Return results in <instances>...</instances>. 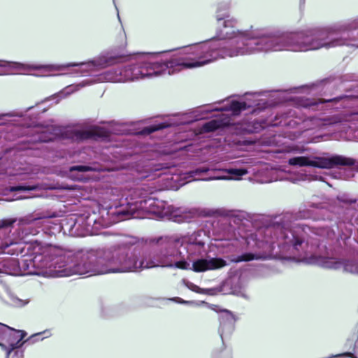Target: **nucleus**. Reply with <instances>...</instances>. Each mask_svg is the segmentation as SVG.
Listing matches in <instances>:
<instances>
[{
  "label": "nucleus",
  "mask_w": 358,
  "mask_h": 358,
  "mask_svg": "<svg viewBox=\"0 0 358 358\" xmlns=\"http://www.w3.org/2000/svg\"><path fill=\"white\" fill-rule=\"evenodd\" d=\"M229 3L218 4L217 27L215 36L185 46L180 56L173 58L178 72L200 67L220 58L233 57L255 52H265L267 30L239 31L236 20L228 13Z\"/></svg>",
  "instance_id": "obj_1"
},
{
  "label": "nucleus",
  "mask_w": 358,
  "mask_h": 358,
  "mask_svg": "<svg viewBox=\"0 0 358 358\" xmlns=\"http://www.w3.org/2000/svg\"><path fill=\"white\" fill-rule=\"evenodd\" d=\"M160 52H138L134 56L131 55H120L108 57H101L96 59L87 62H69L64 64H26L17 62L9 63L20 64V66H7L0 68H8L23 70H62L69 67H77L74 73L80 76H91L92 73L107 66L129 61V64L121 67L111 69L101 75V79L106 82L124 83L152 76H159L167 73L172 75L178 70L173 58L159 60L157 57Z\"/></svg>",
  "instance_id": "obj_2"
},
{
  "label": "nucleus",
  "mask_w": 358,
  "mask_h": 358,
  "mask_svg": "<svg viewBox=\"0 0 358 358\" xmlns=\"http://www.w3.org/2000/svg\"><path fill=\"white\" fill-rule=\"evenodd\" d=\"M73 91H68V88L64 89L59 93L55 94L35 106L27 108L24 111H13L10 113H0V125L6 124V117H18L19 120H13V126L10 129V133L14 138L26 137L22 142L28 143H48L56 139L68 140L72 143H81L87 140L110 141V136L122 134L124 131L122 126L113 122H110L108 128L101 127H92L89 128L78 129L74 127H57L52 124L43 125L37 122V116L40 113L47 111L48 108L41 109L37 115L28 117L25 113L39 105L50 99H57L55 103L71 94Z\"/></svg>",
  "instance_id": "obj_3"
},
{
  "label": "nucleus",
  "mask_w": 358,
  "mask_h": 358,
  "mask_svg": "<svg viewBox=\"0 0 358 358\" xmlns=\"http://www.w3.org/2000/svg\"><path fill=\"white\" fill-rule=\"evenodd\" d=\"M265 52H307L339 46L358 48V18L297 31H268Z\"/></svg>",
  "instance_id": "obj_4"
},
{
  "label": "nucleus",
  "mask_w": 358,
  "mask_h": 358,
  "mask_svg": "<svg viewBox=\"0 0 358 358\" xmlns=\"http://www.w3.org/2000/svg\"><path fill=\"white\" fill-rule=\"evenodd\" d=\"M157 243L156 248L142 252L138 246L126 242L113 246V273L156 267L190 268L189 263L185 260V254L182 251L180 238L160 237Z\"/></svg>",
  "instance_id": "obj_5"
},
{
  "label": "nucleus",
  "mask_w": 358,
  "mask_h": 358,
  "mask_svg": "<svg viewBox=\"0 0 358 358\" xmlns=\"http://www.w3.org/2000/svg\"><path fill=\"white\" fill-rule=\"evenodd\" d=\"M310 231L304 224H299L292 229L291 215L286 213L259 229L257 234H251L245 241L248 245L251 241H255V246L270 257L288 259L310 252V246L315 244L309 235Z\"/></svg>",
  "instance_id": "obj_6"
},
{
  "label": "nucleus",
  "mask_w": 358,
  "mask_h": 358,
  "mask_svg": "<svg viewBox=\"0 0 358 358\" xmlns=\"http://www.w3.org/2000/svg\"><path fill=\"white\" fill-rule=\"evenodd\" d=\"M49 254L52 277L113 273V247L90 250L53 247L49 248Z\"/></svg>",
  "instance_id": "obj_7"
},
{
  "label": "nucleus",
  "mask_w": 358,
  "mask_h": 358,
  "mask_svg": "<svg viewBox=\"0 0 358 358\" xmlns=\"http://www.w3.org/2000/svg\"><path fill=\"white\" fill-rule=\"evenodd\" d=\"M254 105H256L255 101L252 103H248L246 101L232 100L228 106L220 108H214L211 106H201L197 108L196 110L193 113L194 115L192 118H190L191 117L187 114L176 115L171 117H169L165 121L155 122L144 127L141 129V134L143 135H149L157 131L162 130L166 128L184 124H189L196 121L207 118L205 115L214 111H231L232 115L236 116L238 115L242 111L252 107Z\"/></svg>",
  "instance_id": "obj_8"
},
{
  "label": "nucleus",
  "mask_w": 358,
  "mask_h": 358,
  "mask_svg": "<svg viewBox=\"0 0 358 358\" xmlns=\"http://www.w3.org/2000/svg\"><path fill=\"white\" fill-rule=\"evenodd\" d=\"M163 206L162 201L150 194L134 201H124L115 208L110 207L107 215L111 216L113 224L131 218H141L144 213L157 215L162 217Z\"/></svg>",
  "instance_id": "obj_9"
},
{
  "label": "nucleus",
  "mask_w": 358,
  "mask_h": 358,
  "mask_svg": "<svg viewBox=\"0 0 358 358\" xmlns=\"http://www.w3.org/2000/svg\"><path fill=\"white\" fill-rule=\"evenodd\" d=\"M182 241V251L185 254V260L189 264L192 262L190 268L194 272H204L208 270L220 269L228 265L227 262L222 257H201L195 260L191 259V257L196 255H201L203 250L205 243L201 240L189 241L185 243L183 238Z\"/></svg>",
  "instance_id": "obj_10"
},
{
  "label": "nucleus",
  "mask_w": 358,
  "mask_h": 358,
  "mask_svg": "<svg viewBox=\"0 0 358 358\" xmlns=\"http://www.w3.org/2000/svg\"><path fill=\"white\" fill-rule=\"evenodd\" d=\"M287 164L296 167H314L329 169L339 166H354L358 171V160L339 155H328L317 157L314 155H301L290 157Z\"/></svg>",
  "instance_id": "obj_11"
},
{
  "label": "nucleus",
  "mask_w": 358,
  "mask_h": 358,
  "mask_svg": "<svg viewBox=\"0 0 358 358\" xmlns=\"http://www.w3.org/2000/svg\"><path fill=\"white\" fill-rule=\"evenodd\" d=\"M95 216L94 213L93 215L80 217L78 220L70 218L62 224V229L64 234L68 233L71 236H85L96 234L100 229L108 227L113 224L111 220H98Z\"/></svg>",
  "instance_id": "obj_12"
},
{
  "label": "nucleus",
  "mask_w": 358,
  "mask_h": 358,
  "mask_svg": "<svg viewBox=\"0 0 358 358\" xmlns=\"http://www.w3.org/2000/svg\"><path fill=\"white\" fill-rule=\"evenodd\" d=\"M49 248L42 253H36L33 257L24 258L23 266L25 274L52 277V271L50 264Z\"/></svg>",
  "instance_id": "obj_13"
},
{
  "label": "nucleus",
  "mask_w": 358,
  "mask_h": 358,
  "mask_svg": "<svg viewBox=\"0 0 358 358\" xmlns=\"http://www.w3.org/2000/svg\"><path fill=\"white\" fill-rule=\"evenodd\" d=\"M349 99L350 96L345 94H341L329 99L298 97L296 99V105L299 108L316 111L322 110L324 104H331L332 106H334L341 101H345Z\"/></svg>",
  "instance_id": "obj_14"
},
{
  "label": "nucleus",
  "mask_w": 358,
  "mask_h": 358,
  "mask_svg": "<svg viewBox=\"0 0 358 358\" xmlns=\"http://www.w3.org/2000/svg\"><path fill=\"white\" fill-rule=\"evenodd\" d=\"M219 314L220 327L218 333L224 345V338L231 336L235 329L237 317L234 313L227 309H220Z\"/></svg>",
  "instance_id": "obj_15"
},
{
  "label": "nucleus",
  "mask_w": 358,
  "mask_h": 358,
  "mask_svg": "<svg viewBox=\"0 0 358 358\" xmlns=\"http://www.w3.org/2000/svg\"><path fill=\"white\" fill-rule=\"evenodd\" d=\"M24 258L19 259L8 257L0 262V278L1 274L10 275H27L23 266Z\"/></svg>",
  "instance_id": "obj_16"
},
{
  "label": "nucleus",
  "mask_w": 358,
  "mask_h": 358,
  "mask_svg": "<svg viewBox=\"0 0 358 358\" xmlns=\"http://www.w3.org/2000/svg\"><path fill=\"white\" fill-rule=\"evenodd\" d=\"M224 172V171L223 169L214 168L213 165L203 164L191 170L189 172V174L190 177H195L203 173H210V176L208 177L197 179L203 181L229 179L227 176L222 174Z\"/></svg>",
  "instance_id": "obj_17"
},
{
  "label": "nucleus",
  "mask_w": 358,
  "mask_h": 358,
  "mask_svg": "<svg viewBox=\"0 0 358 358\" xmlns=\"http://www.w3.org/2000/svg\"><path fill=\"white\" fill-rule=\"evenodd\" d=\"M7 334L15 338H18L21 341H23V339L27 334L24 330H17L0 322V336H4Z\"/></svg>",
  "instance_id": "obj_18"
},
{
  "label": "nucleus",
  "mask_w": 358,
  "mask_h": 358,
  "mask_svg": "<svg viewBox=\"0 0 358 358\" xmlns=\"http://www.w3.org/2000/svg\"><path fill=\"white\" fill-rule=\"evenodd\" d=\"M43 332H39L29 336L28 338L24 340L23 341H20L18 338H15V342H10L8 345V348L7 350V355L6 356V358H9L10 355L12 354L13 352L17 350L18 349L21 348L23 345L28 343V344H33L34 343V338L36 336H40Z\"/></svg>",
  "instance_id": "obj_19"
},
{
  "label": "nucleus",
  "mask_w": 358,
  "mask_h": 358,
  "mask_svg": "<svg viewBox=\"0 0 358 358\" xmlns=\"http://www.w3.org/2000/svg\"><path fill=\"white\" fill-rule=\"evenodd\" d=\"M318 264L323 268L338 270L342 267V259L321 257Z\"/></svg>",
  "instance_id": "obj_20"
},
{
  "label": "nucleus",
  "mask_w": 358,
  "mask_h": 358,
  "mask_svg": "<svg viewBox=\"0 0 358 358\" xmlns=\"http://www.w3.org/2000/svg\"><path fill=\"white\" fill-rule=\"evenodd\" d=\"M260 259L259 255L257 254L245 252L238 255H230L228 257V260L231 263H240V262H250L255 259Z\"/></svg>",
  "instance_id": "obj_21"
},
{
  "label": "nucleus",
  "mask_w": 358,
  "mask_h": 358,
  "mask_svg": "<svg viewBox=\"0 0 358 358\" xmlns=\"http://www.w3.org/2000/svg\"><path fill=\"white\" fill-rule=\"evenodd\" d=\"M222 127V122L218 119H213L203 123L201 129L204 133L215 131Z\"/></svg>",
  "instance_id": "obj_22"
},
{
  "label": "nucleus",
  "mask_w": 358,
  "mask_h": 358,
  "mask_svg": "<svg viewBox=\"0 0 358 358\" xmlns=\"http://www.w3.org/2000/svg\"><path fill=\"white\" fill-rule=\"evenodd\" d=\"M345 272L358 274V262L353 260L342 259V267Z\"/></svg>",
  "instance_id": "obj_23"
},
{
  "label": "nucleus",
  "mask_w": 358,
  "mask_h": 358,
  "mask_svg": "<svg viewBox=\"0 0 358 358\" xmlns=\"http://www.w3.org/2000/svg\"><path fill=\"white\" fill-rule=\"evenodd\" d=\"M313 234L315 236L320 235L325 236L327 239L329 240H333L336 238L334 230L328 227L317 229L316 232L313 233Z\"/></svg>",
  "instance_id": "obj_24"
},
{
  "label": "nucleus",
  "mask_w": 358,
  "mask_h": 358,
  "mask_svg": "<svg viewBox=\"0 0 358 358\" xmlns=\"http://www.w3.org/2000/svg\"><path fill=\"white\" fill-rule=\"evenodd\" d=\"M39 189V186L38 185H26V184H20L17 185H15L10 187V190L11 192H17V191H33Z\"/></svg>",
  "instance_id": "obj_25"
},
{
  "label": "nucleus",
  "mask_w": 358,
  "mask_h": 358,
  "mask_svg": "<svg viewBox=\"0 0 358 358\" xmlns=\"http://www.w3.org/2000/svg\"><path fill=\"white\" fill-rule=\"evenodd\" d=\"M228 173L231 176L233 179H239L241 177L246 175L248 171L245 169H229L227 170Z\"/></svg>",
  "instance_id": "obj_26"
},
{
  "label": "nucleus",
  "mask_w": 358,
  "mask_h": 358,
  "mask_svg": "<svg viewBox=\"0 0 358 358\" xmlns=\"http://www.w3.org/2000/svg\"><path fill=\"white\" fill-rule=\"evenodd\" d=\"M93 169L88 165H74L69 167V171L70 173L78 171L80 173H86L92 171Z\"/></svg>",
  "instance_id": "obj_27"
},
{
  "label": "nucleus",
  "mask_w": 358,
  "mask_h": 358,
  "mask_svg": "<svg viewBox=\"0 0 358 358\" xmlns=\"http://www.w3.org/2000/svg\"><path fill=\"white\" fill-rule=\"evenodd\" d=\"M338 200L343 203L346 204H353L357 201V199L355 198H350L347 194H343L337 196Z\"/></svg>",
  "instance_id": "obj_28"
},
{
  "label": "nucleus",
  "mask_w": 358,
  "mask_h": 358,
  "mask_svg": "<svg viewBox=\"0 0 358 358\" xmlns=\"http://www.w3.org/2000/svg\"><path fill=\"white\" fill-rule=\"evenodd\" d=\"M14 219H3L0 220V229H8L15 223Z\"/></svg>",
  "instance_id": "obj_29"
},
{
  "label": "nucleus",
  "mask_w": 358,
  "mask_h": 358,
  "mask_svg": "<svg viewBox=\"0 0 358 358\" xmlns=\"http://www.w3.org/2000/svg\"><path fill=\"white\" fill-rule=\"evenodd\" d=\"M13 243H8L7 241H3L2 240L0 242V254L6 253V250Z\"/></svg>",
  "instance_id": "obj_30"
},
{
  "label": "nucleus",
  "mask_w": 358,
  "mask_h": 358,
  "mask_svg": "<svg viewBox=\"0 0 358 358\" xmlns=\"http://www.w3.org/2000/svg\"><path fill=\"white\" fill-rule=\"evenodd\" d=\"M171 300L176 303H181V304H194L195 303L194 301H186L180 297H174V298L171 299Z\"/></svg>",
  "instance_id": "obj_31"
},
{
  "label": "nucleus",
  "mask_w": 358,
  "mask_h": 358,
  "mask_svg": "<svg viewBox=\"0 0 358 358\" xmlns=\"http://www.w3.org/2000/svg\"><path fill=\"white\" fill-rule=\"evenodd\" d=\"M21 66V64H17V63L12 64V63H9L6 60L0 59V66ZM2 74H3V73L0 71V75H2Z\"/></svg>",
  "instance_id": "obj_32"
},
{
  "label": "nucleus",
  "mask_w": 358,
  "mask_h": 358,
  "mask_svg": "<svg viewBox=\"0 0 358 358\" xmlns=\"http://www.w3.org/2000/svg\"><path fill=\"white\" fill-rule=\"evenodd\" d=\"M11 358H23L24 353L23 351L15 350L12 352Z\"/></svg>",
  "instance_id": "obj_33"
},
{
  "label": "nucleus",
  "mask_w": 358,
  "mask_h": 358,
  "mask_svg": "<svg viewBox=\"0 0 358 358\" xmlns=\"http://www.w3.org/2000/svg\"><path fill=\"white\" fill-rule=\"evenodd\" d=\"M354 174L351 170L345 171V175L343 177H340V178H343L344 180H348L349 178L353 177Z\"/></svg>",
  "instance_id": "obj_34"
},
{
  "label": "nucleus",
  "mask_w": 358,
  "mask_h": 358,
  "mask_svg": "<svg viewBox=\"0 0 358 358\" xmlns=\"http://www.w3.org/2000/svg\"><path fill=\"white\" fill-rule=\"evenodd\" d=\"M322 121H323V122H322L323 125H331V124L336 123V122L331 121V120L330 118H324L322 120Z\"/></svg>",
  "instance_id": "obj_35"
},
{
  "label": "nucleus",
  "mask_w": 358,
  "mask_h": 358,
  "mask_svg": "<svg viewBox=\"0 0 358 358\" xmlns=\"http://www.w3.org/2000/svg\"><path fill=\"white\" fill-rule=\"evenodd\" d=\"M166 167H165L163 164H155L154 166V168H153V170L157 171H160V170H162L164 169H166Z\"/></svg>",
  "instance_id": "obj_36"
},
{
  "label": "nucleus",
  "mask_w": 358,
  "mask_h": 358,
  "mask_svg": "<svg viewBox=\"0 0 358 358\" xmlns=\"http://www.w3.org/2000/svg\"><path fill=\"white\" fill-rule=\"evenodd\" d=\"M18 301H19L18 305L20 306H24L28 303L27 301H23V300H20V299H18Z\"/></svg>",
  "instance_id": "obj_37"
},
{
  "label": "nucleus",
  "mask_w": 358,
  "mask_h": 358,
  "mask_svg": "<svg viewBox=\"0 0 358 358\" xmlns=\"http://www.w3.org/2000/svg\"><path fill=\"white\" fill-rule=\"evenodd\" d=\"M0 346L1 347V348L6 352V355H7V350L8 348V346H6V345L0 343Z\"/></svg>",
  "instance_id": "obj_38"
},
{
  "label": "nucleus",
  "mask_w": 358,
  "mask_h": 358,
  "mask_svg": "<svg viewBox=\"0 0 358 358\" xmlns=\"http://www.w3.org/2000/svg\"><path fill=\"white\" fill-rule=\"evenodd\" d=\"M319 120H319V119H317V117H315V116H313V117H310V122H317V121H319Z\"/></svg>",
  "instance_id": "obj_39"
},
{
  "label": "nucleus",
  "mask_w": 358,
  "mask_h": 358,
  "mask_svg": "<svg viewBox=\"0 0 358 358\" xmlns=\"http://www.w3.org/2000/svg\"><path fill=\"white\" fill-rule=\"evenodd\" d=\"M56 217L55 213H52V215H49L44 216L43 217H46V218H52V217Z\"/></svg>",
  "instance_id": "obj_40"
},
{
  "label": "nucleus",
  "mask_w": 358,
  "mask_h": 358,
  "mask_svg": "<svg viewBox=\"0 0 358 358\" xmlns=\"http://www.w3.org/2000/svg\"><path fill=\"white\" fill-rule=\"evenodd\" d=\"M41 335H42V334H41L40 336H36V337H35V338H34V343H36V341H39V340H43V338H39V337H40Z\"/></svg>",
  "instance_id": "obj_41"
},
{
  "label": "nucleus",
  "mask_w": 358,
  "mask_h": 358,
  "mask_svg": "<svg viewBox=\"0 0 358 358\" xmlns=\"http://www.w3.org/2000/svg\"><path fill=\"white\" fill-rule=\"evenodd\" d=\"M241 296L245 298V299H247V295L245 294V293H243V292H240V294H239Z\"/></svg>",
  "instance_id": "obj_42"
},
{
  "label": "nucleus",
  "mask_w": 358,
  "mask_h": 358,
  "mask_svg": "<svg viewBox=\"0 0 358 358\" xmlns=\"http://www.w3.org/2000/svg\"><path fill=\"white\" fill-rule=\"evenodd\" d=\"M86 85H87V83H86L85 81H83L82 83H80L79 84V85H80V87H84V86H85Z\"/></svg>",
  "instance_id": "obj_43"
},
{
  "label": "nucleus",
  "mask_w": 358,
  "mask_h": 358,
  "mask_svg": "<svg viewBox=\"0 0 358 358\" xmlns=\"http://www.w3.org/2000/svg\"><path fill=\"white\" fill-rule=\"evenodd\" d=\"M305 4V0H300V6L301 7Z\"/></svg>",
  "instance_id": "obj_44"
},
{
  "label": "nucleus",
  "mask_w": 358,
  "mask_h": 358,
  "mask_svg": "<svg viewBox=\"0 0 358 358\" xmlns=\"http://www.w3.org/2000/svg\"><path fill=\"white\" fill-rule=\"evenodd\" d=\"M263 93H264V92H255V93H253L252 94H253V95H260V94H262Z\"/></svg>",
  "instance_id": "obj_45"
},
{
  "label": "nucleus",
  "mask_w": 358,
  "mask_h": 358,
  "mask_svg": "<svg viewBox=\"0 0 358 358\" xmlns=\"http://www.w3.org/2000/svg\"><path fill=\"white\" fill-rule=\"evenodd\" d=\"M294 152H301V150L298 149V148H296V149H293L292 150Z\"/></svg>",
  "instance_id": "obj_46"
},
{
  "label": "nucleus",
  "mask_w": 358,
  "mask_h": 358,
  "mask_svg": "<svg viewBox=\"0 0 358 358\" xmlns=\"http://www.w3.org/2000/svg\"><path fill=\"white\" fill-rule=\"evenodd\" d=\"M319 180L324 181V180H323V177H322V176H320V177H319Z\"/></svg>",
  "instance_id": "obj_47"
},
{
  "label": "nucleus",
  "mask_w": 358,
  "mask_h": 358,
  "mask_svg": "<svg viewBox=\"0 0 358 358\" xmlns=\"http://www.w3.org/2000/svg\"><path fill=\"white\" fill-rule=\"evenodd\" d=\"M349 236H350L349 234H346L343 238H348Z\"/></svg>",
  "instance_id": "obj_48"
},
{
  "label": "nucleus",
  "mask_w": 358,
  "mask_h": 358,
  "mask_svg": "<svg viewBox=\"0 0 358 358\" xmlns=\"http://www.w3.org/2000/svg\"><path fill=\"white\" fill-rule=\"evenodd\" d=\"M264 103L266 105V106H264V108H266L268 106V103L266 102H264Z\"/></svg>",
  "instance_id": "obj_49"
},
{
  "label": "nucleus",
  "mask_w": 358,
  "mask_h": 358,
  "mask_svg": "<svg viewBox=\"0 0 358 358\" xmlns=\"http://www.w3.org/2000/svg\"><path fill=\"white\" fill-rule=\"evenodd\" d=\"M113 2L115 3V0H113Z\"/></svg>",
  "instance_id": "obj_50"
}]
</instances>
